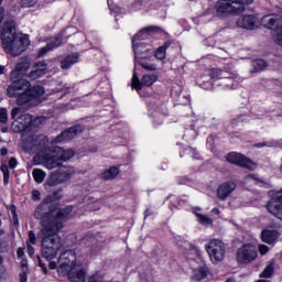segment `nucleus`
<instances>
[{"label": "nucleus", "mask_w": 282, "mask_h": 282, "mask_svg": "<svg viewBox=\"0 0 282 282\" xmlns=\"http://www.w3.org/2000/svg\"><path fill=\"white\" fill-rule=\"evenodd\" d=\"M216 12L218 17H224V14H237L239 13V9L232 6L230 0H220L216 3Z\"/></svg>", "instance_id": "nucleus-13"}, {"label": "nucleus", "mask_w": 282, "mask_h": 282, "mask_svg": "<svg viewBox=\"0 0 282 282\" xmlns=\"http://www.w3.org/2000/svg\"><path fill=\"white\" fill-rule=\"evenodd\" d=\"M6 250H8V242L2 241V247H0V252H6Z\"/></svg>", "instance_id": "nucleus-47"}, {"label": "nucleus", "mask_w": 282, "mask_h": 282, "mask_svg": "<svg viewBox=\"0 0 282 282\" xmlns=\"http://www.w3.org/2000/svg\"><path fill=\"white\" fill-rule=\"evenodd\" d=\"M193 213H194V215H196V217H197V215H202V214H200V213H202V209H199V208H194Z\"/></svg>", "instance_id": "nucleus-53"}, {"label": "nucleus", "mask_w": 282, "mask_h": 282, "mask_svg": "<svg viewBox=\"0 0 282 282\" xmlns=\"http://www.w3.org/2000/svg\"><path fill=\"white\" fill-rule=\"evenodd\" d=\"M29 243H31V246H36V234L32 230L29 231Z\"/></svg>", "instance_id": "nucleus-36"}, {"label": "nucleus", "mask_w": 282, "mask_h": 282, "mask_svg": "<svg viewBox=\"0 0 282 282\" xmlns=\"http://www.w3.org/2000/svg\"><path fill=\"white\" fill-rule=\"evenodd\" d=\"M72 215V207L52 209V199L46 197L35 208L34 217L40 219L42 229L37 234L41 241V254L46 261L56 259L58 251L63 248L61 242L62 228L65 227V221Z\"/></svg>", "instance_id": "nucleus-1"}, {"label": "nucleus", "mask_w": 282, "mask_h": 282, "mask_svg": "<svg viewBox=\"0 0 282 282\" xmlns=\"http://www.w3.org/2000/svg\"><path fill=\"white\" fill-rule=\"evenodd\" d=\"M37 261H39V265L42 269V271L44 272V274H47V268L45 267V264H43V261L41 260L40 256H37Z\"/></svg>", "instance_id": "nucleus-42"}, {"label": "nucleus", "mask_w": 282, "mask_h": 282, "mask_svg": "<svg viewBox=\"0 0 282 282\" xmlns=\"http://www.w3.org/2000/svg\"><path fill=\"white\" fill-rule=\"evenodd\" d=\"M0 169H1L2 173H3V175H4L6 173H10L9 170H8V165H1Z\"/></svg>", "instance_id": "nucleus-50"}, {"label": "nucleus", "mask_w": 282, "mask_h": 282, "mask_svg": "<svg viewBox=\"0 0 282 282\" xmlns=\"http://www.w3.org/2000/svg\"><path fill=\"white\" fill-rule=\"evenodd\" d=\"M57 193H58V192H55V193H54V197H56Z\"/></svg>", "instance_id": "nucleus-62"}, {"label": "nucleus", "mask_w": 282, "mask_h": 282, "mask_svg": "<svg viewBox=\"0 0 282 282\" xmlns=\"http://www.w3.org/2000/svg\"><path fill=\"white\" fill-rule=\"evenodd\" d=\"M120 174V170L116 166L110 167L109 170L104 171L99 177L100 180H116Z\"/></svg>", "instance_id": "nucleus-25"}, {"label": "nucleus", "mask_w": 282, "mask_h": 282, "mask_svg": "<svg viewBox=\"0 0 282 282\" xmlns=\"http://www.w3.org/2000/svg\"><path fill=\"white\" fill-rule=\"evenodd\" d=\"M2 46L7 54L11 56H21L28 47H30V36L25 34H17L14 19H4L0 26Z\"/></svg>", "instance_id": "nucleus-2"}, {"label": "nucleus", "mask_w": 282, "mask_h": 282, "mask_svg": "<svg viewBox=\"0 0 282 282\" xmlns=\"http://www.w3.org/2000/svg\"><path fill=\"white\" fill-rule=\"evenodd\" d=\"M28 254L32 257L34 254V247H32L30 243H28Z\"/></svg>", "instance_id": "nucleus-45"}, {"label": "nucleus", "mask_w": 282, "mask_h": 282, "mask_svg": "<svg viewBox=\"0 0 282 282\" xmlns=\"http://www.w3.org/2000/svg\"><path fill=\"white\" fill-rule=\"evenodd\" d=\"M171 43L165 42L162 46H160L155 52V58L159 61H164L166 58V50H169V46Z\"/></svg>", "instance_id": "nucleus-29"}, {"label": "nucleus", "mask_w": 282, "mask_h": 282, "mask_svg": "<svg viewBox=\"0 0 282 282\" xmlns=\"http://www.w3.org/2000/svg\"><path fill=\"white\" fill-rule=\"evenodd\" d=\"M48 268L50 270H56V262H50Z\"/></svg>", "instance_id": "nucleus-52"}, {"label": "nucleus", "mask_w": 282, "mask_h": 282, "mask_svg": "<svg viewBox=\"0 0 282 282\" xmlns=\"http://www.w3.org/2000/svg\"><path fill=\"white\" fill-rule=\"evenodd\" d=\"M32 122V115L24 113L21 115L11 126L12 131L14 133H19L21 131H29L30 123Z\"/></svg>", "instance_id": "nucleus-12"}, {"label": "nucleus", "mask_w": 282, "mask_h": 282, "mask_svg": "<svg viewBox=\"0 0 282 282\" xmlns=\"http://www.w3.org/2000/svg\"><path fill=\"white\" fill-rule=\"evenodd\" d=\"M30 67H32V64L30 63V61L24 59L22 62H19L18 64H15L14 69L11 72L10 79L11 80L21 79V77L25 76V74L30 72Z\"/></svg>", "instance_id": "nucleus-14"}, {"label": "nucleus", "mask_w": 282, "mask_h": 282, "mask_svg": "<svg viewBox=\"0 0 282 282\" xmlns=\"http://www.w3.org/2000/svg\"><path fill=\"white\" fill-rule=\"evenodd\" d=\"M197 219L203 226H213V220L210 219V217L204 214H197Z\"/></svg>", "instance_id": "nucleus-32"}, {"label": "nucleus", "mask_w": 282, "mask_h": 282, "mask_svg": "<svg viewBox=\"0 0 282 282\" xmlns=\"http://www.w3.org/2000/svg\"><path fill=\"white\" fill-rule=\"evenodd\" d=\"M235 3H239L240 6H250L254 0H234Z\"/></svg>", "instance_id": "nucleus-39"}, {"label": "nucleus", "mask_w": 282, "mask_h": 282, "mask_svg": "<svg viewBox=\"0 0 282 282\" xmlns=\"http://www.w3.org/2000/svg\"><path fill=\"white\" fill-rule=\"evenodd\" d=\"M0 263H3V257L0 256Z\"/></svg>", "instance_id": "nucleus-61"}, {"label": "nucleus", "mask_w": 282, "mask_h": 282, "mask_svg": "<svg viewBox=\"0 0 282 282\" xmlns=\"http://www.w3.org/2000/svg\"><path fill=\"white\" fill-rule=\"evenodd\" d=\"M22 6H23L24 8H32V7L36 6V0H31V1H29V2L23 1V2H22Z\"/></svg>", "instance_id": "nucleus-40"}, {"label": "nucleus", "mask_w": 282, "mask_h": 282, "mask_svg": "<svg viewBox=\"0 0 282 282\" xmlns=\"http://www.w3.org/2000/svg\"><path fill=\"white\" fill-rule=\"evenodd\" d=\"M58 272L67 274L70 282H85L87 272L76 263V252L73 250L64 251L58 259Z\"/></svg>", "instance_id": "nucleus-4"}, {"label": "nucleus", "mask_w": 282, "mask_h": 282, "mask_svg": "<svg viewBox=\"0 0 282 282\" xmlns=\"http://www.w3.org/2000/svg\"><path fill=\"white\" fill-rule=\"evenodd\" d=\"M79 58H80V54L70 53L61 62L62 69H69L72 65H76V63H78Z\"/></svg>", "instance_id": "nucleus-23"}, {"label": "nucleus", "mask_w": 282, "mask_h": 282, "mask_svg": "<svg viewBox=\"0 0 282 282\" xmlns=\"http://www.w3.org/2000/svg\"><path fill=\"white\" fill-rule=\"evenodd\" d=\"M280 172L282 173V159H281Z\"/></svg>", "instance_id": "nucleus-60"}, {"label": "nucleus", "mask_w": 282, "mask_h": 282, "mask_svg": "<svg viewBox=\"0 0 282 282\" xmlns=\"http://www.w3.org/2000/svg\"><path fill=\"white\" fill-rule=\"evenodd\" d=\"M237 25L243 30H257L259 25V19L253 14L242 15L237 20Z\"/></svg>", "instance_id": "nucleus-16"}, {"label": "nucleus", "mask_w": 282, "mask_h": 282, "mask_svg": "<svg viewBox=\"0 0 282 282\" xmlns=\"http://www.w3.org/2000/svg\"><path fill=\"white\" fill-rule=\"evenodd\" d=\"M17 254L19 258H21V257H23V254H25V251L23 250V248H18Z\"/></svg>", "instance_id": "nucleus-48"}, {"label": "nucleus", "mask_w": 282, "mask_h": 282, "mask_svg": "<svg viewBox=\"0 0 282 282\" xmlns=\"http://www.w3.org/2000/svg\"><path fill=\"white\" fill-rule=\"evenodd\" d=\"M257 250L263 257V256L268 254V252H270V247L265 246V245H259Z\"/></svg>", "instance_id": "nucleus-35"}, {"label": "nucleus", "mask_w": 282, "mask_h": 282, "mask_svg": "<svg viewBox=\"0 0 282 282\" xmlns=\"http://www.w3.org/2000/svg\"><path fill=\"white\" fill-rule=\"evenodd\" d=\"M279 237H281V232H279V230L264 229L261 232V239L263 243H268L269 246L275 243Z\"/></svg>", "instance_id": "nucleus-19"}, {"label": "nucleus", "mask_w": 282, "mask_h": 282, "mask_svg": "<svg viewBox=\"0 0 282 282\" xmlns=\"http://www.w3.org/2000/svg\"><path fill=\"white\" fill-rule=\"evenodd\" d=\"M32 175L36 184H43V182H45V177L47 174L45 173V171L41 169H34Z\"/></svg>", "instance_id": "nucleus-28"}, {"label": "nucleus", "mask_w": 282, "mask_h": 282, "mask_svg": "<svg viewBox=\"0 0 282 282\" xmlns=\"http://www.w3.org/2000/svg\"><path fill=\"white\" fill-rule=\"evenodd\" d=\"M236 188H237V183L232 181H227L220 184L219 187L217 188L218 199H221L223 202H225V199H228V197H230V195L236 191Z\"/></svg>", "instance_id": "nucleus-15"}, {"label": "nucleus", "mask_w": 282, "mask_h": 282, "mask_svg": "<svg viewBox=\"0 0 282 282\" xmlns=\"http://www.w3.org/2000/svg\"><path fill=\"white\" fill-rule=\"evenodd\" d=\"M1 155H8V150L6 148L1 149Z\"/></svg>", "instance_id": "nucleus-54"}, {"label": "nucleus", "mask_w": 282, "mask_h": 282, "mask_svg": "<svg viewBox=\"0 0 282 282\" xmlns=\"http://www.w3.org/2000/svg\"><path fill=\"white\" fill-rule=\"evenodd\" d=\"M9 166H10V169H15L17 167V159L11 158L9 160Z\"/></svg>", "instance_id": "nucleus-44"}, {"label": "nucleus", "mask_w": 282, "mask_h": 282, "mask_svg": "<svg viewBox=\"0 0 282 282\" xmlns=\"http://www.w3.org/2000/svg\"><path fill=\"white\" fill-rule=\"evenodd\" d=\"M155 83H158V75L155 74L143 75L140 80V78L138 77V74L133 73L132 89H135L137 91L142 90V87H151Z\"/></svg>", "instance_id": "nucleus-10"}, {"label": "nucleus", "mask_w": 282, "mask_h": 282, "mask_svg": "<svg viewBox=\"0 0 282 282\" xmlns=\"http://www.w3.org/2000/svg\"><path fill=\"white\" fill-rule=\"evenodd\" d=\"M205 250L212 263H219L226 259V245L217 238H210L205 245Z\"/></svg>", "instance_id": "nucleus-6"}, {"label": "nucleus", "mask_w": 282, "mask_h": 282, "mask_svg": "<svg viewBox=\"0 0 282 282\" xmlns=\"http://www.w3.org/2000/svg\"><path fill=\"white\" fill-rule=\"evenodd\" d=\"M56 172L58 173L59 177L64 182H69V180H72V176H74L76 174V170H74V167L67 166V165L57 166Z\"/></svg>", "instance_id": "nucleus-20"}, {"label": "nucleus", "mask_w": 282, "mask_h": 282, "mask_svg": "<svg viewBox=\"0 0 282 282\" xmlns=\"http://www.w3.org/2000/svg\"><path fill=\"white\" fill-rule=\"evenodd\" d=\"M44 121L45 119L43 117H37L35 119H32V116H31V122L29 123L28 131H36L41 127V124H43Z\"/></svg>", "instance_id": "nucleus-30"}, {"label": "nucleus", "mask_w": 282, "mask_h": 282, "mask_svg": "<svg viewBox=\"0 0 282 282\" xmlns=\"http://www.w3.org/2000/svg\"><path fill=\"white\" fill-rule=\"evenodd\" d=\"M46 147L47 137L42 134H31L22 143V149L26 153H36V151H43Z\"/></svg>", "instance_id": "nucleus-8"}, {"label": "nucleus", "mask_w": 282, "mask_h": 282, "mask_svg": "<svg viewBox=\"0 0 282 282\" xmlns=\"http://www.w3.org/2000/svg\"><path fill=\"white\" fill-rule=\"evenodd\" d=\"M208 276V268L200 267L193 271V280L194 281H203V279H206Z\"/></svg>", "instance_id": "nucleus-26"}, {"label": "nucleus", "mask_w": 282, "mask_h": 282, "mask_svg": "<svg viewBox=\"0 0 282 282\" xmlns=\"http://www.w3.org/2000/svg\"><path fill=\"white\" fill-rule=\"evenodd\" d=\"M274 274V264H269L265 267V269L262 271L260 276L262 279H271V276Z\"/></svg>", "instance_id": "nucleus-31"}, {"label": "nucleus", "mask_w": 282, "mask_h": 282, "mask_svg": "<svg viewBox=\"0 0 282 282\" xmlns=\"http://www.w3.org/2000/svg\"><path fill=\"white\" fill-rule=\"evenodd\" d=\"M251 74H254L257 72H263V69L268 67V63H265V61L263 59H254L251 62Z\"/></svg>", "instance_id": "nucleus-27"}, {"label": "nucleus", "mask_w": 282, "mask_h": 282, "mask_svg": "<svg viewBox=\"0 0 282 282\" xmlns=\"http://www.w3.org/2000/svg\"><path fill=\"white\" fill-rule=\"evenodd\" d=\"M256 147H258L259 149H261L262 147H265V143H257Z\"/></svg>", "instance_id": "nucleus-56"}, {"label": "nucleus", "mask_w": 282, "mask_h": 282, "mask_svg": "<svg viewBox=\"0 0 282 282\" xmlns=\"http://www.w3.org/2000/svg\"><path fill=\"white\" fill-rule=\"evenodd\" d=\"M69 89H72V86L64 85L57 91H62L63 94H69Z\"/></svg>", "instance_id": "nucleus-43"}, {"label": "nucleus", "mask_w": 282, "mask_h": 282, "mask_svg": "<svg viewBox=\"0 0 282 282\" xmlns=\"http://www.w3.org/2000/svg\"><path fill=\"white\" fill-rule=\"evenodd\" d=\"M212 214L213 215H221V210H219V208H213Z\"/></svg>", "instance_id": "nucleus-51"}, {"label": "nucleus", "mask_w": 282, "mask_h": 282, "mask_svg": "<svg viewBox=\"0 0 282 282\" xmlns=\"http://www.w3.org/2000/svg\"><path fill=\"white\" fill-rule=\"evenodd\" d=\"M0 122L2 124H6V122H8V109L6 108L0 109Z\"/></svg>", "instance_id": "nucleus-34"}, {"label": "nucleus", "mask_w": 282, "mask_h": 282, "mask_svg": "<svg viewBox=\"0 0 282 282\" xmlns=\"http://www.w3.org/2000/svg\"><path fill=\"white\" fill-rule=\"evenodd\" d=\"M85 131V127L77 124L64 130L59 135H57L54 142H67V140H74V138Z\"/></svg>", "instance_id": "nucleus-11"}, {"label": "nucleus", "mask_w": 282, "mask_h": 282, "mask_svg": "<svg viewBox=\"0 0 282 282\" xmlns=\"http://www.w3.org/2000/svg\"><path fill=\"white\" fill-rule=\"evenodd\" d=\"M149 215H151V210L148 209V210L145 212V217H149Z\"/></svg>", "instance_id": "nucleus-57"}, {"label": "nucleus", "mask_w": 282, "mask_h": 282, "mask_svg": "<svg viewBox=\"0 0 282 282\" xmlns=\"http://www.w3.org/2000/svg\"><path fill=\"white\" fill-rule=\"evenodd\" d=\"M259 259V249L252 243H246L236 251V261L239 265H248Z\"/></svg>", "instance_id": "nucleus-7"}, {"label": "nucleus", "mask_w": 282, "mask_h": 282, "mask_svg": "<svg viewBox=\"0 0 282 282\" xmlns=\"http://www.w3.org/2000/svg\"><path fill=\"white\" fill-rule=\"evenodd\" d=\"M11 84L7 88V96L9 98H15L17 105L23 106L36 98H41L45 94V90L41 86L32 87V84L28 79H11Z\"/></svg>", "instance_id": "nucleus-3"}, {"label": "nucleus", "mask_w": 282, "mask_h": 282, "mask_svg": "<svg viewBox=\"0 0 282 282\" xmlns=\"http://www.w3.org/2000/svg\"><path fill=\"white\" fill-rule=\"evenodd\" d=\"M61 43H63V40L61 37H55L54 40L48 42L46 46L40 48L37 54L39 58H41L42 56H45L47 52L55 50V47H61Z\"/></svg>", "instance_id": "nucleus-21"}, {"label": "nucleus", "mask_w": 282, "mask_h": 282, "mask_svg": "<svg viewBox=\"0 0 282 282\" xmlns=\"http://www.w3.org/2000/svg\"><path fill=\"white\" fill-rule=\"evenodd\" d=\"M151 32H158V28L156 26H148L145 29L140 30V32L133 36L132 50L134 51L135 54H138V52L135 51V50H138L137 41H140V39H142V34H151Z\"/></svg>", "instance_id": "nucleus-22"}, {"label": "nucleus", "mask_w": 282, "mask_h": 282, "mask_svg": "<svg viewBox=\"0 0 282 282\" xmlns=\"http://www.w3.org/2000/svg\"><path fill=\"white\" fill-rule=\"evenodd\" d=\"M141 66L143 69H148L149 72H155L156 69L155 65L149 63H142Z\"/></svg>", "instance_id": "nucleus-37"}, {"label": "nucleus", "mask_w": 282, "mask_h": 282, "mask_svg": "<svg viewBox=\"0 0 282 282\" xmlns=\"http://www.w3.org/2000/svg\"><path fill=\"white\" fill-rule=\"evenodd\" d=\"M58 184H65V181L55 171V172H52L48 178L46 180L45 188H52V186H58Z\"/></svg>", "instance_id": "nucleus-24"}, {"label": "nucleus", "mask_w": 282, "mask_h": 282, "mask_svg": "<svg viewBox=\"0 0 282 282\" xmlns=\"http://www.w3.org/2000/svg\"><path fill=\"white\" fill-rule=\"evenodd\" d=\"M32 199L34 202H39V199H41V192H39V189H33L32 191Z\"/></svg>", "instance_id": "nucleus-38"}, {"label": "nucleus", "mask_w": 282, "mask_h": 282, "mask_svg": "<svg viewBox=\"0 0 282 282\" xmlns=\"http://www.w3.org/2000/svg\"><path fill=\"white\" fill-rule=\"evenodd\" d=\"M88 282H107V281L105 280V276H102V274L97 272L88 278Z\"/></svg>", "instance_id": "nucleus-33"}, {"label": "nucleus", "mask_w": 282, "mask_h": 282, "mask_svg": "<svg viewBox=\"0 0 282 282\" xmlns=\"http://www.w3.org/2000/svg\"><path fill=\"white\" fill-rule=\"evenodd\" d=\"M4 72H6V66L0 65V74H4Z\"/></svg>", "instance_id": "nucleus-55"}, {"label": "nucleus", "mask_w": 282, "mask_h": 282, "mask_svg": "<svg viewBox=\"0 0 282 282\" xmlns=\"http://www.w3.org/2000/svg\"><path fill=\"white\" fill-rule=\"evenodd\" d=\"M3 180H4V184H8V182H10V172L3 174Z\"/></svg>", "instance_id": "nucleus-49"}, {"label": "nucleus", "mask_w": 282, "mask_h": 282, "mask_svg": "<svg viewBox=\"0 0 282 282\" xmlns=\"http://www.w3.org/2000/svg\"><path fill=\"white\" fill-rule=\"evenodd\" d=\"M75 152L72 149L65 150L59 147L53 148L50 153L45 154L43 158V164L45 169L48 171H53V169H58V166H63V162H69L72 158H74Z\"/></svg>", "instance_id": "nucleus-5"}, {"label": "nucleus", "mask_w": 282, "mask_h": 282, "mask_svg": "<svg viewBox=\"0 0 282 282\" xmlns=\"http://www.w3.org/2000/svg\"><path fill=\"white\" fill-rule=\"evenodd\" d=\"M257 282H270L268 280H258Z\"/></svg>", "instance_id": "nucleus-59"}, {"label": "nucleus", "mask_w": 282, "mask_h": 282, "mask_svg": "<svg viewBox=\"0 0 282 282\" xmlns=\"http://www.w3.org/2000/svg\"><path fill=\"white\" fill-rule=\"evenodd\" d=\"M45 74H47V64L45 62H39L30 72L29 78L36 80V78H41V76H45Z\"/></svg>", "instance_id": "nucleus-18"}, {"label": "nucleus", "mask_w": 282, "mask_h": 282, "mask_svg": "<svg viewBox=\"0 0 282 282\" xmlns=\"http://www.w3.org/2000/svg\"><path fill=\"white\" fill-rule=\"evenodd\" d=\"M3 269L0 268V279L3 276Z\"/></svg>", "instance_id": "nucleus-58"}, {"label": "nucleus", "mask_w": 282, "mask_h": 282, "mask_svg": "<svg viewBox=\"0 0 282 282\" xmlns=\"http://www.w3.org/2000/svg\"><path fill=\"white\" fill-rule=\"evenodd\" d=\"M18 113H21V108H13L12 111H11V118L13 120H17Z\"/></svg>", "instance_id": "nucleus-41"}, {"label": "nucleus", "mask_w": 282, "mask_h": 282, "mask_svg": "<svg viewBox=\"0 0 282 282\" xmlns=\"http://www.w3.org/2000/svg\"><path fill=\"white\" fill-rule=\"evenodd\" d=\"M20 282H28V275L25 272L20 273Z\"/></svg>", "instance_id": "nucleus-46"}, {"label": "nucleus", "mask_w": 282, "mask_h": 282, "mask_svg": "<svg viewBox=\"0 0 282 282\" xmlns=\"http://www.w3.org/2000/svg\"><path fill=\"white\" fill-rule=\"evenodd\" d=\"M227 162L236 164L237 166H242L243 169H249V171H254V169H257V164L254 162L237 152L229 153L227 155Z\"/></svg>", "instance_id": "nucleus-9"}, {"label": "nucleus", "mask_w": 282, "mask_h": 282, "mask_svg": "<svg viewBox=\"0 0 282 282\" xmlns=\"http://www.w3.org/2000/svg\"><path fill=\"white\" fill-rule=\"evenodd\" d=\"M209 77L213 80H219V79L224 78L225 83L227 84V87H230V89H232V87H235V79L228 78V73L221 70L220 68H210Z\"/></svg>", "instance_id": "nucleus-17"}]
</instances>
